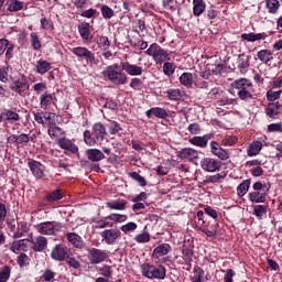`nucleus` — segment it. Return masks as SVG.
Instances as JSON below:
<instances>
[{"label": "nucleus", "mask_w": 282, "mask_h": 282, "mask_svg": "<svg viewBox=\"0 0 282 282\" xmlns=\"http://www.w3.org/2000/svg\"><path fill=\"white\" fill-rule=\"evenodd\" d=\"M140 272L144 279H155L156 281H164V279H166V267L162 264L155 265L150 262H144L140 264Z\"/></svg>", "instance_id": "nucleus-1"}, {"label": "nucleus", "mask_w": 282, "mask_h": 282, "mask_svg": "<svg viewBox=\"0 0 282 282\" xmlns=\"http://www.w3.org/2000/svg\"><path fill=\"white\" fill-rule=\"evenodd\" d=\"M232 87L238 89V98L248 102L254 100V88L252 87V82L246 78L236 79L232 83Z\"/></svg>", "instance_id": "nucleus-2"}, {"label": "nucleus", "mask_w": 282, "mask_h": 282, "mask_svg": "<svg viewBox=\"0 0 282 282\" xmlns=\"http://www.w3.org/2000/svg\"><path fill=\"white\" fill-rule=\"evenodd\" d=\"M104 78H108L112 85H127L129 77L118 64H112L102 70Z\"/></svg>", "instance_id": "nucleus-3"}, {"label": "nucleus", "mask_w": 282, "mask_h": 282, "mask_svg": "<svg viewBox=\"0 0 282 282\" xmlns=\"http://www.w3.org/2000/svg\"><path fill=\"white\" fill-rule=\"evenodd\" d=\"M145 54H148V56H152L156 65H162V63L171 61V55L169 52L162 48V46H160L158 43H152L145 51Z\"/></svg>", "instance_id": "nucleus-4"}, {"label": "nucleus", "mask_w": 282, "mask_h": 282, "mask_svg": "<svg viewBox=\"0 0 282 282\" xmlns=\"http://www.w3.org/2000/svg\"><path fill=\"white\" fill-rule=\"evenodd\" d=\"M35 230L40 235L52 236L63 230V224L58 221H44L35 225Z\"/></svg>", "instance_id": "nucleus-5"}, {"label": "nucleus", "mask_w": 282, "mask_h": 282, "mask_svg": "<svg viewBox=\"0 0 282 282\" xmlns=\"http://www.w3.org/2000/svg\"><path fill=\"white\" fill-rule=\"evenodd\" d=\"M87 259L91 265L105 263V261H109V251L98 248H89L87 249Z\"/></svg>", "instance_id": "nucleus-6"}, {"label": "nucleus", "mask_w": 282, "mask_h": 282, "mask_svg": "<svg viewBox=\"0 0 282 282\" xmlns=\"http://www.w3.org/2000/svg\"><path fill=\"white\" fill-rule=\"evenodd\" d=\"M195 229L206 235V237L215 238L219 230V221H203L202 224H196Z\"/></svg>", "instance_id": "nucleus-7"}, {"label": "nucleus", "mask_w": 282, "mask_h": 282, "mask_svg": "<svg viewBox=\"0 0 282 282\" xmlns=\"http://www.w3.org/2000/svg\"><path fill=\"white\" fill-rule=\"evenodd\" d=\"M72 52L78 58H85L86 63L89 65H98V59H96V54L89 51V48L85 46H77L72 48Z\"/></svg>", "instance_id": "nucleus-8"}, {"label": "nucleus", "mask_w": 282, "mask_h": 282, "mask_svg": "<svg viewBox=\"0 0 282 282\" xmlns=\"http://www.w3.org/2000/svg\"><path fill=\"white\" fill-rule=\"evenodd\" d=\"M200 169L206 173H217L221 170V162L217 159L206 156L200 160Z\"/></svg>", "instance_id": "nucleus-9"}, {"label": "nucleus", "mask_w": 282, "mask_h": 282, "mask_svg": "<svg viewBox=\"0 0 282 282\" xmlns=\"http://www.w3.org/2000/svg\"><path fill=\"white\" fill-rule=\"evenodd\" d=\"M26 241H29V243H32V250L34 252H43V250L47 248V238L44 236H37L34 238V235L30 234Z\"/></svg>", "instance_id": "nucleus-10"}, {"label": "nucleus", "mask_w": 282, "mask_h": 282, "mask_svg": "<svg viewBox=\"0 0 282 282\" xmlns=\"http://www.w3.org/2000/svg\"><path fill=\"white\" fill-rule=\"evenodd\" d=\"M209 147H210V153L215 155V158H218V160H221L223 162H226V160H230V152L221 148V144L219 142L212 141L209 143Z\"/></svg>", "instance_id": "nucleus-11"}, {"label": "nucleus", "mask_w": 282, "mask_h": 282, "mask_svg": "<svg viewBox=\"0 0 282 282\" xmlns=\"http://www.w3.org/2000/svg\"><path fill=\"white\" fill-rule=\"evenodd\" d=\"M11 89L12 91H15V94H19V96H23V94L30 89V82H28L25 76H21L11 83Z\"/></svg>", "instance_id": "nucleus-12"}, {"label": "nucleus", "mask_w": 282, "mask_h": 282, "mask_svg": "<svg viewBox=\"0 0 282 282\" xmlns=\"http://www.w3.org/2000/svg\"><path fill=\"white\" fill-rule=\"evenodd\" d=\"M177 158L184 162H195L199 159V152L193 148H184L177 152Z\"/></svg>", "instance_id": "nucleus-13"}, {"label": "nucleus", "mask_w": 282, "mask_h": 282, "mask_svg": "<svg viewBox=\"0 0 282 282\" xmlns=\"http://www.w3.org/2000/svg\"><path fill=\"white\" fill-rule=\"evenodd\" d=\"M69 258V251L67 247L63 245H56L51 252V259L54 261H66Z\"/></svg>", "instance_id": "nucleus-14"}, {"label": "nucleus", "mask_w": 282, "mask_h": 282, "mask_svg": "<svg viewBox=\"0 0 282 282\" xmlns=\"http://www.w3.org/2000/svg\"><path fill=\"white\" fill-rule=\"evenodd\" d=\"M121 69L122 72H126L128 76H142V74L144 73L142 66L131 64L129 62H121Z\"/></svg>", "instance_id": "nucleus-15"}, {"label": "nucleus", "mask_w": 282, "mask_h": 282, "mask_svg": "<svg viewBox=\"0 0 282 282\" xmlns=\"http://www.w3.org/2000/svg\"><path fill=\"white\" fill-rule=\"evenodd\" d=\"M57 144L64 151H68L69 153L78 155V145H76V143H74V141H72V139H68L65 137L59 138V139H57Z\"/></svg>", "instance_id": "nucleus-16"}, {"label": "nucleus", "mask_w": 282, "mask_h": 282, "mask_svg": "<svg viewBox=\"0 0 282 282\" xmlns=\"http://www.w3.org/2000/svg\"><path fill=\"white\" fill-rule=\"evenodd\" d=\"M121 235L122 232H120L119 229H106L101 232L102 239L106 240V243L109 246H113Z\"/></svg>", "instance_id": "nucleus-17"}, {"label": "nucleus", "mask_w": 282, "mask_h": 282, "mask_svg": "<svg viewBox=\"0 0 282 282\" xmlns=\"http://www.w3.org/2000/svg\"><path fill=\"white\" fill-rule=\"evenodd\" d=\"M270 191V185L267 187L265 192H250L248 194V199L251 204H265V198L268 197V192Z\"/></svg>", "instance_id": "nucleus-18"}, {"label": "nucleus", "mask_w": 282, "mask_h": 282, "mask_svg": "<svg viewBox=\"0 0 282 282\" xmlns=\"http://www.w3.org/2000/svg\"><path fill=\"white\" fill-rule=\"evenodd\" d=\"M28 166H29L32 175H34L36 177V180H43V177H45V172H43V169H41V166H43V164H41V162L30 160L28 162Z\"/></svg>", "instance_id": "nucleus-19"}, {"label": "nucleus", "mask_w": 282, "mask_h": 282, "mask_svg": "<svg viewBox=\"0 0 282 282\" xmlns=\"http://www.w3.org/2000/svg\"><path fill=\"white\" fill-rule=\"evenodd\" d=\"M78 32L86 43H89V41L94 39V35L91 34V25L88 22H82L78 25Z\"/></svg>", "instance_id": "nucleus-20"}, {"label": "nucleus", "mask_w": 282, "mask_h": 282, "mask_svg": "<svg viewBox=\"0 0 282 282\" xmlns=\"http://www.w3.org/2000/svg\"><path fill=\"white\" fill-rule=\"evenodd\" d=\"M173 248L169 243H161L156 248L153 249L152 259H162V257H166L169 252H171Z\"/></svg>", "instance_id": "nucleus-21"}, {"label": "nucleus", "mask_w": 282, "mask_h": 282, "mask_svg": "<svg viewBox=\"0 0 282 282\" xmlns=\"http://www.w3.org/2000/svg\"><path fill=\"white\" fill-rule=\"evenodd\" d=\"M145 116L147 118H159L161 120H166L169 118V111H166V109L164 108H160V107H153L151 109H149L148 111H145Z\"/></svg>", "instance_id": "nucleus-22"}, {"label": "nucleus", "mask_w": 282, "mask_h": 282, "mask_svg": "<svg viewBox=\"0 0 282 282\" xmlns=\"http://www.w3.org/2000/svg\"><path fill=\"white\" fill-rule=\"evenodd\" d=\"M19 120H21V116L17 111L4 109L0 113V122H19Z\"/></svg>", "instance_id": "nucleus-23"}, {"label": "nucleus", "mask_w": 282, "mask_h": 282, "mask_svg": "<svg viewBox=\"0 0 282 282\" xmlns=\"http://www.w3.org/2000/svg\"><path fill=\"white\" fill-rule=\"evenodd\" d=\"M213 134H205L203 137H193L188 140L189 144L199 147V149H206L208 147V140H212Z\"/></svg>", "instance_id": "nucleus-24"}, {"label": "nucleus", "mask_w": 282, "mask_h": 282, "mask_svg": "<svg viewBox=\"0 0 282 282\" xmlns=\"http://www.w3.org/2000/svg\"><path fill=\"white\" fill-rule=\"evenodd\" d=\"M47 133L52 140H58L62 135H65V131L61 127L56 126V122L47 123Z\"/></svg>", "instance_id": "nucleus-25"}, {"label": "nucleus", "mask_w": 282, "mask_h": 282, "mask_svg": "<svg viewBox=\"0 0 282 282\" xmlns=\"http://www.w3.org/2000/svg\"><path fill=\"white\" fill-rule=\"evenodd\" d=\"M8 144H28L30 142V135L26 133L11 134L7 138Z\"/></svg>", "instance_id": "nucleus-26"}, {"label": "nucleus", "mask_w": 282, "mask_h": 282, "mask_svg": "<svg viewBox=\"0 0 282 282\" xmlns=\"http://www.w3.org/2000/svg\"><path fill=\"white\" fill-rule=\"evenodd\" d=\"M105 135H107V129L100 122H97L93 126V137L95 140L102 142L105 140Z\"/></svg>", "instance_id": "nucleus-27"}, {"label": "nucleus", "mask_w": 282, "mask_h": 282, "mask_svg": "<svg viewBox=\"0 0 282 282\" xmlns=\"http://www.w3.org/2000/svg\"><path fill=\"white\" fill-rule=\"evenodd\" d=\"M66 239L74 248H85V241H83V238L76 232H67Z\"/></svg>", "instance_id": "nucleus-28"}, {"label": "nucleus", "mask_w": 282, "mask_h": 282, "mask_svg": "<svg viewBox=\"0 0 282 282\" xmlns=\"http://www.w3.org/2000/svg\"><path fill=\"white\" fill-rule=\"evenodd\" d=\"M63 197H65V191H63L62 188L54 189L53 192H48L45 195V199L46 202H48V204H54V202H61Z\"/></svg>", "instance_id": "nucleus-29"}, {"label": "nucleus", "mask_w": 282, "mask_h": 282, "mask_svg": "<svg viewBox=\"0 0 282 282\" xmlns=\"http://www.w3.org/2000/svg\"><path fill=\"white\" fill-rule=\"evenodd\" d=\"M25 239L14 240L10 246L11 252L14 254H19V252H28V243H25Z\"/></svg>", "instance_id": "nucleus-30"}, {"label": "nucleus", "mask_w": 282, "mask_h": 282, "mask_svg": "<svg viewBox=\"0 0 282 282\" xmlns=\"http://www.w3.org/2000/svg\"><path fill=\"white\" fill-rule=\"evenodd\" d=\"M54 104V96L50 93H44L40 96V107L44 111H47L50 107Z\"/></svg>", "instance_id": "nucleus-31"}, {"label": "nucleus", "mask_w": 282, "mask_h": 282, "mask_svg": "<svg viewBox=\"0 0 282 282\" xmlns=\"http://www.w3.org/2000/svg\"><path fill=\"white\" fill-rule=\"evenodd\" d=\"M268 37L265 33H242V41H248V43H254L256 41H263Z\"/></svg>", "instance_id": "nucleus-32"}, {"label": "nucleus", "mask_w": 282, "mask_h": 282, "mask_svg": "<svg viewBox=\"0 0 282 282\" xmlns=\"http://www.w3.org/2000/svg\"><path fill=\"white\" fill-rule=\"evenodd\" d=\"M86 155L90 162H100V160H105V153L98 149H88Z\"/></svg>", "instance_id": "nucleus-33"}, {"label": "nucleus", "mask_w": 282, "mask_h": 282, "mask_svg": "<svg viewBox=\"0 0 282 282\" xmlns=\"http://www.w3.org/2000/svg\"><path fill=\"white\" fill-rule=\"evenodd\" d=\"M206 12V2L204 0H193L194 17H202Z\"/></svg>", "instance_id": "nucleus-34"}, {"label": "nucleus", "mask_w": 282, "mask_h": 282, "mask_svg": "<svg viewBox=\"0 0 282 282\" xmlns=\"http://www.w3.org/2000/svg\"><path fill=\"white\" fill-rule=\"evenodd\" d=\"M127 204H128V202L124 199H117V200L106 203V206L110 210H126Z\"/></svg>", "instance_id": "nucleus-35"}, {"label": "nucleus", "mask_w": 282, "mask_h": 282, "mask_svg": "<svg viewBox=\"0 0 282 282\" xmlns=\"http://www.w3.org/2000/svg\"><path fill=\"white\" fill-rule=\"evenodd\" d=\"M178 80L183 87L191 89L193 87V83H194L195 78L193 77V73H183L180 76Z\"/></svg>", "instance_id": "nucleus-36"}, {"label": "nucleus", "mask_w": 282, "mask_h": 282, "mask_svg": "<svg viewBox=\"0 0 282 282\" xmlns=\"http://www.w3.org/2000/svg\"><path fill=\"white\" fill-rule=\"evenodd\" d=\"M250 67V57L245 56L243 54L238 56V69L240 74H246Z\"/></svg>", "instance_id": "nucleus-37"}, {"label": "nucleus", "mask_w": 282, "mask_h": 282, "mask_svg": "<svg viewBox=\"0 0 282 282\" xmlns=\"http://www.w3.org/2000/svg\"><path fill=\"white\" fill-rule=\"evenodd\" d=\"M261 149H263V143L261 141H253L247 151V155L249 158H253L254 155H259L261 153Z\"/></svg>", "instance_id": "nucleus-38"}, {"label": "nucleus", "mask_w": 282, "mask_h": 282, "mask_svg": "<svg viewBox=\"0 0 282 282\" xmlns=\"http://www.w3.org/2000/svg\"><path fill=\"white\" fill-rule=\"evenodd\" d=\"M36 73L41 74V76H43V74H47V72H50V69H52V64L47 61L44 59H39L36 62Z\"/></svg>", "instance_id": "nucleus-39"}, {"label": "nucleus", "mask_w": 282, "mask_h": 282, "mask_svg": "<svg viewBox=\"0 0 282 282\" xmlns=\"http://www.w3.org/2000/svg\"><path fill=\"white\" fill-rule=\"evenodd\" d=\"M23 1L20 0H8L7 1V10L8 12H21L23 9Z\"/></svg>", "instance_id": "nucleus-40"}, {"label": "nucleus", "mask_w": 282, "mask_h": 282, "mask_svg": "<svg viewBox=\"0 0 282 282\" xmlns=\"http://www.w3.org/2000/svg\"><path fill=\"white\" fill-rule=\"evenodd\" d=\"M25 232H30V226L25 221H21L18 224V228L13 234V239H21Z\"/></svg>", "instance_id": "nucleus-41"}, {"label": "nucleus", "mask_w": 282, "mask_h": 282, "mask_svg": "<svg viewBox=\"0 0 282 282\" xmlns=\"http://www.w3.org/2000/svg\"><path fill=\"white\" fill-rule=\"evenodd\" d=\"M167 100H182V90L180 88H171L165 91Z\"/></svg>", "instance_id": "nucleus-42"}, {"label": "nucleus", "mask_w": 282, "mask_h": 282, "mask_svg": "<svg viewBox=\"0 0 282 282\" xmlns=\"http://www.w3.org/2000/svg\"><path fill=\"white\" fill-rule=\"evenodd\" d=\"M265 8L269 10V14H276L281 8L279 0H265Z\"/></svg>", "instance_id": "nucleus-43"}, {"label": "nucleus", "mask_w": 282, "mask_h": 282, "mask_svg": "<svg viewBox=\"0 0 282 282\" xmlns=\"http://www.w3.org/2000/svg\"><path fill=\"white\" fill-rule=\"evenodd\" d=\"M195 252L189 247L183 246L182 249V259L184 263H193V256Z\"/></svg>", "instance_id": "nucleus-44"}, {"label": "nucleus", "mask_w": 282, "mask_h": 282, "mask_svg": "<svg viewBox=\"0 0 282 282\" xmlns=\"http://www.w3.org/2000/svg\"><path fill=\"white\" fill-rule=\"evenodd\" d=\"M194 275L191 278L192 282H204V275L206 272H204V269L202 267H194L193 270Z\"/></svg>", "instance_id": "nucleus-45"}, {"label": "nucleus", "mask_w": 282, "mask_h": 282, "mask_svg": "<svg viewBox=\"0 0 282 282\" xmlns=\"http://www.w3.org/2000/svg\"><path fill=\"white\" fill-rule=\"evenodd\" d=\"M257 57L259 58V61H261V63H270V61H272V58H274L272 56V51L270 50H261L257 53Z\"/></svg>", "instance_id": "nucleus-46"}, {"label": "nucleus", "mask_w": 282, "mask_h": 282, "mask_svg": "<svg viewBox=\"0 0 282 282\" xmlns=\"http://www.w3.org/2000/svg\"><path fill=\"white\" fill-rule=\"evenodd\" d=\"M248 191H250V180H245L237 187L238 197H243V195H246Z\"/></svg>", "instance_id": "nucleus-47"}, {"label": "nucleus", "mask_w": 282, "mask_h": 282, "mask_svg": "<svg viewBox=\"0 0 282 282\" xmlns=\"http://www.w3.org/2000/svg\"><path fill=\"white\" fill-rule=\"evenodd\" d=\"M253 215L258 219H263V215H268V205H256V206H253Z\"/></svg>", "instance_id": "nucleus-48"}, {"label": "nucleus", "mask_w": 282, "mask_h": 282, "mask_svg": "<svg viewBox=\"0 0 282 282\" xmlns=\"http://www.w3.org/2000/svg\"><path fill=\"white\" fill-rule=\"evenodd\" d=\"M99 273L104 279H112L113 278V269L109 264H104L99 268Z\"/></svg>", "instance_id": "nucleus-49"}, {"label": "nucleus", "mask_w": 282, "mask_h": 282, "mask_svg": "<svg viewBox=\"0 0 282 282\" xmlns=\"http://www.w3.org/2000/svg\"><path fill=\"white\" fill-rule=\"evenodd\" d=\"M108 131L110 135H118L122 131V126L117 121H110L108 124Z\"/></svg>", "instance_id": "nucleus-50"}, {"label": "nucleus", "mask_w": 282, "mask_h": 282, "mask_svg": "<svg viewBox=\"0 0 282 282\" xmlns=\"http://www.w3.org/2000/svg\"><path fill=\"white\" fill-rule=\"evenodd\" d=\"M239 142V139L235 135H228L221 139L220 144L221 147H235Z\"/></svg>", "instance_id": "nucleus-51"}, {"label": "nucleus", "mask_w": 282, "mask_h": 282, "mask_svg": "<svg viewBox=\"0 0 282 282\" xmlns=\"http://www.w3.org/2000/svg\"><path fill=\"white\" fill-rule=\"evenodd\" d=\"M128 175L129 177H131V180H134V182H138L140 186L142 187L147 186V178H144L138 172H130Z\"/></svg>", "instance_id": "nucleus-52"}, {"label": "nucleus", "mask_w": 282, "mask_h": 282, "mask_svg": "<svg viewBox=\"0 0 282 282\" xmlns=\"http://www.w3.org/2000/svg\"><path fill=\"white\" fill-rule=\"evenodd\" d=\"M221 180H226V174L218 173V174L208 176L205 181V184H219Z\"/></svg>", "instance_id": "nucleus-53"}, {"label": "nucleus", "mask_w": 282, "mask_h": 282, "mask_svg": "<svg viewBox=\"0 0 282 282\" xmlns=\"http://www.w3.org/2000/svg\"><path fill=\"white\" fill-rule=\"evenodd\" d=\"M12 272V269L8 265H4L1 270H0V282H8L10 281V274Z\"/></svg>", "instance_id": "nucleus-54"}, {"label": "nucleus", "mask_w": 282, "mask_h": 282, "mask_svg": "<svg viewBox=\"0 0 282 282\" xmlns=\"http://www.w3.org/2000/svg\"><path fill=\"white\" fill-rule=\"evenodd\" d=\"M17 263L19 268H26V265H30V257L25 253H20L18 256Z\"/></svg>", "instance_id": "nucleus-55"}, {"label": "nucleus", "mask_w": 282, "mask_h": 282, "mask_svg": "<svg viewBox=\"0 0 282 282\" xmlns=\"http://www.w3.org/2000/svg\"><path fill=\"white\" fill-rule=\"evenodd\" d=\"M130 45L134 50H138V47L140 50H147L149 47V43L144 40H137V41L130 40Z\"/></svg>", "instance_id": "nucleus-56"}, {"label": "nucleus", "mask_w": 282, "mask_h": 282, "mask_svg": "<svg viewBox=\"0 0 282 282\" xmlns=\"http://www.w3.org/2000/svg\"><path fill=\"white\" fill-rule=\"evenodd\" d=\"M106 219H109L110 221H113L115 224H120L122 221H127L128 217H127V215H122V214H110L109 216H107Z\"/></svg>", "instance_id": "nucleus-57"}, {"label": "nucleus", "mask_w": 282, "mask_h": 282, "mask_svg": "<svg viewBox=\"0 0 282 282\" xmlns=\"http://www.w3.org/2000/svg\"><path fill=\"white\" fill-rule=\"evenodd\" d=\"M163 74L165 76H173V74H175V64L165 62L163 64Z\"/></svg>", "instance_id": "nucleus-58"}, {"label": "nucleus", "mask_w": 282, "mask_h": 282, "mask_svg": "<svg viewBox=\"0 0 282 282\" xmlns=\"http://www.w3.org/2000/svg\"><path fill=\"white\" fill-rule=\"evenodd\" d=\"M282 90L273 91L272 89L267 91V100L268 102H274L281 98Z\"/></svg>", "instance_id": "nucleus-59"}, {"label": "nucleus", "mask_w": 282, "mask_h": 282, "mask_svg": "<svg viewBox=\"0 0 282 282\" xmlns=\"http://www.w3.org/2000/svg\"><path fill=\"white\" fill-rule=\"evenodd\" d=\"M93 132L89 130H86L84 132V142L85 144H87L88 147H94L96 144V138L91 137Z\"/></svg>", "instance_id": "nucleus-60"}, {"label": "nucleus", "mask_w": 282, "mask_h": 282, "mask_svg": "<svg viewBox=\"0 0 282 282\" xmlns=\"http://www.w3.org/2000/svg\"><path fill=\"white\" fill-rule=\"evenodd\" d=\"M31 45L35 51H39L42 47L41 41L39 40V34L36 32L31 33Z\"/></svg>", "instance_id": "nucleus-61"}, {"label": "nucleus", "mask_w": 282, "mask_h": 282, "mask_svg": "<svg viewBox=\"0 0 282 282\" xmlns=\"http://www.w3.org/2000/svg\"><path fill=\"white\" fill-rule=\"evenodd\" d=\"M279 113H281V112H279L276 110L274 105H272V102H269L265 108V115L268 116V118H276V116H279Z\"/></svg>", "instance_id": "nucleus-62"}, {"label": "nucleus", "mask_w": 282, "mask_h": 282, "mask_svg": "<svg viewBox=\"0 0 282 282\" xmlns=\"http://www.w3.org/2000/svg\"><path fill=\"white\" fill-rule=\"evenodd\" d=\"M143 85H144V83L142 82V79H140L138 77L132 78L130 82L131 89H134L135 91H140V89H142Z\"/></svg>", "instance_id": "nucleus-63"}, {"label": "nucleus", "mask_w": 282, "mask_h": 282, "mask_svg": "<svg viewBox=\"0 0 282 282\" xmlns=\"http://www.w3.org/2000/svg\"><path fill=\"white\" fill-rule=\"evenodd\" d=\"M101 14L104 19H111L113 18V9L109 8V6L104 4L101 7Z\"/></svg>", "instance_id": "nucleus-64"}]
</instances>
